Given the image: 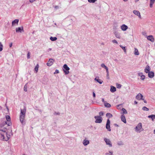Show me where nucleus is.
Listing matches in <instances>:
<instances>
[{
    "instance_id": "f257e3e1",
    "label": "nucleus",
    "mask_w": 155,
    "mask_h": 155,
    "mask_svg": "<svg viewBox=\"0 0 155 155\" xmlns=\"http://www.w3.org/2000/svg\"><path fill=\"white\" fill-rule=\"evenodd\" d=\"M26 107H24V109H21V112L20 114L19 120L20 121L22 125L25 124V118L26 112Z\"/></svg>"
},
{
    "instance_id": "f03ea898",
    "label": "nucleus",
    "mask_w": 155,
    "mask_h": 155,
    "mask_svg": "<svg viewBox=\"0 0 155 155\" xmlns=\"http://www.w3.org/2000/svg\"><path fill=\"white\" fill-rule=\"evenodd\" d=\"M135 131L137 133H140L143 130V129L142 127V124L139 123L134 128Z\"/></svg>"
},
{
    "instance_id": "7ed1b4c3",
    "label": "nucleus",
    "mask_w": 155,
    "mask_h": 155,
    "mask_svg": "<svg viewBox=\"0 0 155 155\" xmlns=\"http://www.w3.org/2000/svg\"><path fill=\"white\" fill-rule=\"evenodd\" d=\"M63 71L65 73V74H68L69 73V70L70 68L68 67V65L66 64H64L63 66Z\"/></svg>"
},
{
    "instance_id": "20e7f679",
    "label": "nucleus",
    "mask_w": 155,
    "mask_h": 155,
    "mask_svg": "<svg viewBox=\"0 0 155 155\" xmlns=\"http://www.w3.org/2000/svg\"><path fill=\"white\" fill-rule=\"evenodd\" d=\"M6 129H0V134L2 136L3 139H4V135H7Z\"/></svg>"
},
{
    "instance_id": "39448f33",
    "label": "nucleus",
    "mask_w": 155,
    "mask_h": 155,
    "mask_svg": "<svg viewBox=\"0 0 155 155\" xmlns=\"http://www.w3.org/2000/svg\"><path fill=\"white\" fill-rule=\"evenodd\" d=\"M94 118L96 119L95 121V122L96 123H100L102 122V118L100 116H95L94 117Z\"/></svg>"
},
{
    "instance_id": "423d86ee",
    "label": "nucleus",
    "mask_w": 155,
    "mask_h": 155,
    "mask_svg": "<svg viewBox=\"0 0 155 155\" xmlns=\"http://www.w3.org/2000/svg\"><path fill=\"white\" fill-rule=\"evenodd\" d=\"M104 140L105 141L106 144L108 145L109 147H111L112 146L111 142L110 140L107 138H104Z\"/></svg>"
},
{
    "instance_id": "0eeeda50",
    "label": "nucleus",
    "mask_w": 155,
    "mask_h": 155,
    "mask_svg": "<svg viewBox=\"0 0 155 155\" xmlns=\"http://www.w3.org/2000/svg\"><path fill=\"white\" fill-rule=\"evenodd\" d=\"M110 121L109 119L107 120V123L106 126V128L107 130L109 131H111V130L110 128Z\"/></svg>"
},
{
    "instance_id": "6e6552de",
    "label": "nucleus",
    "mask_w": 155,
    "mask_h": 155,
    "mask_svg": "<svg viewBox=\"0 0 155 155\" xmlns=\"http://www.w3.org/2000/svg\"><path fill=\"white\" fill-rule=\"evenodd\" d=\"M54 61V60L53 59H49L48 61V62L47 63V65L48 66H51L53 64V61Z\"/></svg>"
},
{
    "instance_id": "1a4fd4ad",
    "label": "nucleus",
    "mask_w": 155,
    "mask_h": 155,
    "mask_svg": "<svg viewBox=\"0 0 155 155\" xmlns=\"http://www.w3.org/2000/svg\"><path fill=\"white\" fill-rule=\"evenodd\" d=\"M143 96L140 93L138 94L136 96V98L139 100H143L144 99L143 98Z\"/></svg>"
},
{
    "instance_id": "9d476101",
    "label": "nucleus",
    "mask_w": 155,
    "mask_h": 155,
    "mask_svg": "<svg viewBox=\"0 0 155 155\" xmlns=\"http://www.w3.org/2000/svg\"><path fill=\"white\" fill-rule=\"evenodd\" d=\"M133 12L134 14L140 18H141L140 13L139 11L134 10L133 11Z\"/></svg>"
},
{
    "instance_id": "9b49d317",
    "label": "nucleus",
    "mask_w": 155,
    "mask_h": 155,
    "mask_svg": "<svg viewBox=\"0 0 155 155\" xmlns=\"http://www.w3.org/2000/svg\"><path fill=\"white\" fill-rule=\"evenodd\" d=\"M16 31L17 32L21 33L22 31H24L23 28L22 27H18L16 28Z\"/></svg>"
},
{
    "instance_id": "f8f14e48",
    "label": "nucleus",
    "mask_w": 155,
    "mask_h": 155,
    "mask_svg": "<svg viewBox=\"0 0 155 155\" xmlns=\"http://www.w3.org/2000/svg\"><path fill=\"white\" fill-rule=\"evenodd\" d=\"M147 39L149 41H150L152 42H153L154 41V39L153 36L152 35H149L147 37Z\"/></svg>"
},
{
    "instance_id": "ddd939ff",
    "label": "nucleus",
    "mask_w": 155,
    "mask_h": 155,
    "mask_svg": "<svg viewBox=\"0 0 155 155\" xmlns=\"http://www.w3.org/2000/svg\"><path fill=\"white\" fill-rule=\"evenodd\" d=\"M128 28V26L125 24L122 25L121 26V28L123 31H126Z\"/></svg>"
},
{
    "instance_id": "4468645a",
    "label": "nucleus",
    "mask_w": 155,
    "mask_h": 155,
    "mask_svg": "<svg viewBox=\"0 0 155 155\" xmlns=\"http://www.w3.org/2000/svg\"><path fill=\"white\" fill-rule=\"evenodd\" d=\"M89 143V141L87 140L86 138L83 141V144L84 146H87L88 144Z\"/></svg>"
},
{
    "instance_id": "2eb2a0df",
    "label": "nucleus",
    "mask_w": 155,
    "mask_h": 155,
    "mask_svg": "<svg viewBox=\"0 0 155 155\" xmlns=\"http://www.w3.org/2000/svg\"><path fill=\"white\" fill-rule=\"evenodd\" d=\"M148 76L150 78H152L154 76V73L153 71H150L148 73Z\"/></svg>"
},
{
    "instance_id": "dca6fc26",
    "label": "nucleus",
    "mask_w": 155,
    "mask_h": 155,
    "mask_svg": "<svg viewBox=\"0 0 155 155\" xmlns=\"http://www.w3.org/2000/svg\"><path fill=\"white\" fill-rule=\"evenodd\" d=\"M121 119L122 121L124 123L126 124V121L125 118V116L124 114H122L121 116Z\"/></svg>"
},
{
    "instance_id": "f3484780",
    "label": "nucleus",
    "mask_w": 155,
    "mask_h": 155,
    "mask_svg": "<svg viewBox=\"0 0 155 155\" xmlns=\"http://www.w3.org/2000/svg\"><path fill=\"white\" fill-rule=\"evenodd\" d=\"M150 67L149 66L147 65L144 69V72L146 73H148L150 72Z\"/></svg>"
},
{
    "instance_id": "a211bd4d",
    "label": "nucleus",
    "mask_w": 155,
    "mask_h": 155,
    "mask_svg": "<svg viewBox=\"0 0 155 155\" xmlns=\"http://www.w3.org/2000/svg\"><path fill=\"white\" fill-rule=\"evenodd\" d=\"M94 80L96 81L97 82L99 83L100 84H101L103 82V81L99 78L98 77H96L94 79Z\"/></svg>"
},
{
    "instance_id": "6ab92c4d",
    "label": "nucleus",
    "mask_w": 155,
    "mask_h": 155,
    "mask_svg": "<svg viewBox=\"0 0 155 155\" xmlns=\"http://www.w3.org/2000/svg\"><path fill=\"white\" fill-rule=\"evenodd\" d=\"M114 34L115 36V37L119 39H120L121 38V36L120 35V34L118 33L117 32H114Z\"/></svg>"
},
{
    "instance_id": "aec40b11",
    "label": "nucleus",
    "mask_w": 155,
    "mask_h": 155,
    "mask_svg": "<svg viewBox=\"0 0 155 155\" xmlns=\"http://www.w3.org/2000/svg\"><path fill=\"white\" fill-rule=\"evenodd\" d=\"M110 91L112 93L115 92L116 91V87L113 86H111L110 87Z\"/></svg>"
},
{
    "instance_id": "412c9836",
    "label": "nucleus",
    "mask_w": 155,
    "mask_h": 155,
    "mask_svg": "<svg viewBox=\"0 0 155 155\" xmlns=\"http://www.w3.org/2000/svg\"><path fill=\"white\" fill-rule=\"evenodd\" d=\"M155 2V0H150V8L153 7V5Z\"/></svg>"
},
{
    "instance_id": "4be33fe9",
    "label": "nucleus",
    "mask_w": 155,
    "mask_h": 155,
    "mask_svg": "<svg viewBox=\"0 0 155 155\" xmlns=\"http://www.w3.org/2000/svg\"><path fill=\"white\" fill-rule=\"evenodd\" d=\"M148 117L149 118H151L152 119V121H153L154 119H155V115H149L148 116Z\"/></svg>"
},
{
    "instance_id": "5701e85b",
    "label": "nucleus",
    "mask_w": 155,
    "mask_h": 155,
    "mask_svg": "<svg viewBox=\"0 0 155 155\" xmlns=\"http://www.w3.org/2000/svg\"><path fill=\"white\" fill-rule=\"evenodd\" d=\"M18 21H19V20L18 19H16L15 20L12 22V25H14L15 24H18Z\"/></svg>"
},
{
    "instance_id": "b1692460",
    "label": "nucleus",
    "mask_w": 155,
    "mask_h": 155,
    "mask_svg": "<svg viewBox=\"0 0 155 155\" xmlns=\"http://www.w3.org/2000/svg\"><path fill=\"white\" fill-rule=\"evenodd\" d=\"M134 54L135 55H139V54L138 51V50L136 48H134Z\"/></svg>"
},
{
    "instance_id": "393cba45",
    "label": "nucleus",
    "mask_w": 155,
    "mask_h": 155,
    "mask_svg": "<svg viewBox=\"0 0 155 155\" xmlns=\"http://www.w3.org/2000/svg\"><path fill=\"white\" fill-rule=\"evenodd\" d=\"M106 116L107 117L109 118L112 117H113L112 115L109 113H107Z\"/></svg>"
},
{
    "instance_id": "a878e982",
    "label": "nucleus",
    "mask_w": 155,
    "mask_h": 155,
    "mask_svg": "<svg viewBox=\"0 0 155 155\" xmlns=\"http://www.w3.org/2000/svg\"><path fill=\"white\" fill-rule=\"evenodd\" d=\"M39 67V65L38 64H37V65L35 67V71L36 73H37L38 71V69Z\"/></svg>"
},
{
    "instance_id": "bb28decb",
    "label": "nucleus",
    "mask_w": 155,
    "mask_h": 155,
    "mask_svg": "<svg viewBox=\"0 0 155 155\" xmlns=\"http://www.w3.org/2000/svg\"><path fill=\"white\" fill-rule=\"evenodd\" d=\"M57 39V38L56 37H51L50 38V39L52 41H54L56 40Z\"/></svg>"
},
{
    "instance_id": "cd10ccee",
    "label": "nucleus",
    "mask_w": 155,
    "mask_h": 155,
    "mask_svg": "<svg viewBox=\"0 0 155 155\" xmlns=\"http://www.w3.org/2000/svg\"><path fill=\"white\" fill-rule=\"evenodd\" d=\"M104 106L108 108H109L111 107V105L110 104L106 102L104 104Z\"/></svg>"
},
{
    "instance_id": "c85d7f7f",
    "label": "nucleus",
    "mask_w": 155,
    "mask_h": 155,
    "mask_svg": "<svg viewBox=\"0 0 155 155\" xmlns=\"http://www.w3.org/2000/svg\"><path fill=\"white\" fill-rule=\"evenodd\" d=\"M117 144L118 145H122L124 144L123 142L121 141H118Z\"/></svg>"
},
{
    "instance_id": "c756f323",
    "label": "nucleus",
    "mask_w": 155,
    "mask_h": 155,
    "mask_svg": "<svg viewBox=\"0 0 155 155\" xmlns=\"http://www.w3.org/2000/svg\"><path fill=\"white\" fill-rule=\"evenodd\" d=\"M120 46L124 50V52L125 53H126V50L125 49V47H123L121 45H120Z\"/></svg>"
},
{
    "instance_id": "7c9ffc66",
    "label": "nucleus",
    "mask_w": 155,
    "mask_h": 155,
    "mask_svg": "<svg viewBox=\"0 0 155 155\" xmlns=\"http://www.w3.org/2000/svg\"><path fill=\"white\" fill-rule=\"evenodd\" d=\"M6 120L8 121H10L11 118H10V117L9 116H8V115H6Z\"/></svg>"
},
{
    "instance_id": "2f4dec72",
    "label": "nucleus",
    "mask_w": 155,
    "mask_h": 155,
    "mask_svg": "<svg viewBox=\"0 0 155 155\" xmlns=\"http://www.w3.org/2000/svg\"><path fill=\"white\" fill-rule=\"evenodd\" d=\"M101 67H102V68H104L105 69H106V68H107L108 67H107L105 65V64H104V63H102L101 64Z\"/></svg>"
},
{
    "instance_id": "473e14b6",
    "label": "nucleus",
    "mask_w": 155,
    "mask_h": 155,
    "mask_svg": "<svg viewBox=\"0 0 155 155\" xmlns=\"http://www.w3.org/2000/svg\"><path fill=\"white\" fill-rule=\"evenodd\" d=\"M122 111H123V114H127V112L126 110L124 108H123L122 109Z\"/></svg>"
},
{
    "instance_id": "72a5a7b5",
    "label": "nucleus",
    "mask_w": 155,
    "mask_h": 155,
    "mask_svg": "<svg viewBox=\"0 0 155 155\" xmlns=\"http://www.w3.org/2000/svg\"><path fill=\"white\" fill-rule=\"evenodd\" d=\"M117 87L118 88H120L122 86V85L120 84L117 83L116 84Z\"/></svg>"
},
{
    "instance_id": "f704fd0d",
    "label": "nucleus",
    "mask_w": 155,
    "mask_h": 155,
    "mask_svg": "<svg viewBox=\"0 0 155 155\" xmlns=\"http://www.w3.org/2000/svg\"><path fill=\"white\" fill-rule=\"evenodd\" d=\"M3 45L2 43L0 42V51H1L3 50Z\"/></svg>"
},
{
    "instance_id": "c9c22d12",
    "label": "nucleus",
    "mask_w": 155,
    "mask_h": 155,
    "mask_svg": "<svg viewBox=\"0 0 155 155\" xmlns=\"http://www.w3.org/2000/svg\"><path fill=\"white\" fill-rule=\"evenodd\" d=\"M142 109L143 110H145V111H147L149 110V109L148 108H147L146 107H143L142 108Z\"/></svg>"
},
{
    "instance_id": "e433bc0d",
    "label": "nucleus",
    "mask_w": 155,
    "mask_h": 155,
    "mask_svg": "<svg viewBox=\"0 0 155 155\" xmlns=\"http://www.w3.org/2000/svg\"><path fill=\"white\" fill-rule=\"evenodd\" d=\"M97 0H88V2L90 3H94Z\"/></svg>"
},
{
    "instance_id": "4c0bfd02",
    "label": "nucleus",
    "mask_w": 155,
    "mask_h": 155,
    "mask_svg": "<svg viewBox=\"0 0 155 155\" xmlns=\"http://www.w3.org/2000/svg\"><path fill=\"white\" fill-rule=\"evenodd\" d=\"M145 78V76L144 75H141L140 79L142 80H143Z\"/></svg>"
},
{
    "instance_id": "58836bf2",
    "label": "nucleus",
    "mask_w": 155,
    "mask_h": 155,
    "mask_svg": "<svg viewBox=\"0 0 155 155\" xmlns=\"http://www.w3.org/2000/svg\"><path fill=\"white\" fill-rule=\"evenodd\" d=\"M99 116H100V117H101V116H103L104 115V113L103 112L101 111L99 113Z\"/></svg>"
},
{
    "instance_id": "ea45409f",
    "label": "nucleus",
    "mask_w": 155,
    "mask_h": 155,
    "mask_svg": "<svg viewBox=\"0 0 155 155\" xmlns=\"http://www.w3.org/2000/svg\"><path fill=\"white\" fill-rule=\"evenodd\" d=\"M112 42L113 43H116L117 44H118V42H117V41L115 40H113L112 41Z\"/></svg>"
},
{
    "instance_id": "a19ab883",
    "label": "nucleus",
    "mask_w": 155,
    "mask_h": 155,
    "mask_svg": "<svg viewBox=\"0 0 155 155\" xmlns=\"http://www.w3.org/2000/svg\"><path fill=\"white\" fill-rule=\"evenodd\" d=\"M59 73V70H56L55 72L54 73V74H58Z\"/></svg>"
},
{
    "instance_id": "79ce46f5",
    "label": "nucleus",
    "mask_w": 155,
    "mask_h": 155,
    "mask_svg": "<svg viewBox=\"0 0 155 155\" xmlns=\"http://www.w3.org/2000/svg\"><path fill=\"white\" fill-rule=\"evenodd\" d=\"M60 114V113L59 112H54V115H59Z\"/></svg>"
},
{
    "instance_id": "37998d69",
    "label": "nucleus",
    "mask_w": 155,
    "mask_h": 155,
    "mask_svg": "<svg viewBox=\"0 0 155 155\" xmlns=\"http://www.w3.org/2000/svg\"><path fill=\"white\" fill-rule=\"evenodd\" d=\"M27 58H30V54L29 52H28L27 54Z\"/></svg>"
},
{
    "instance_id": "c03bdc74",
    "label": "nucleus",
    "mask_w": 155,
    "mask_h": 155,
    "mask_svg": "<svg viewBox=\"0 0 155 155\" xmlns=\"http://www.w3.org/2000/svg\"><path fill=\"white\" fill-rule=\"evenodd\" d=\"M24 91H27V87H26L25 85L24 86Z\"/></svg>"
},
{
    "instance_id": "a18cd8bd",
    "label": "nucleus",
    "mask_w": 155,
    "mask_h": 155,
    "mask_svg": "<svg viewBox=\"0 0 155 155\" xmlns=\"http://www.w3.org/2000/svg\"><path fill=\"white\" fill-rule=\"evenodd\" d=\"M102 102L104 103V104L106 102V101H105L104 100V98H102Z\"/></svg>"
},
{
    "instance_id": "49530a36",
    "label": "nucleus",
    "mask_w": 155,
    "mask_h": 155,
    "mask_svg": "<svg viewBox=\"0 0 155 155\" xmlns=\"http://www.w3.org/2000/svg\"><path fill=\"white\" fill-rule=\"evenodd\" d=\"M106 70V73H107H107H109V71H108V68H106V69H105Z\"/></svg>"
},
{
    "instance_id": "de8ad7c7",
    "label": "nucleus",
    "mask_w": 155,
    "mask_h": 155,
    "mask_svg": "<svg viewBox=\"0 0 155 155\" xmlns=\"http://www.w3.org/2000/svg\"><path fill=\"white\" fill-rule=\"evenodd\" d=\"M142 74H143L142 73H141V72L139 73H138V75H139V76H140L141 77V75H143Z\"/></svg>"
},
{
    "instance_id": "09e8293b",
    "label": "nucleus",
    "mask_w": 155,
    "mask_h": 155,
    "mask_svg": "<svg viewBox=\"0 0 155 155\" xmlns=\"http://www.w3.org/2000/svg\"><path fill=\"white\" fill-rule=\"evenodd\" d=\"M36 0H29V2L31 3H32Z\"/></svg>"
},
{
    "instance_id": "8fccbe9b",
    "label": "nucleus",
    "mask_w": 155,
    "mask_h": 155,
    "mask_svg": "<svg viewBox=\"0 0 155 155\" xmlns=\"http://www.w3.org/2000/svg\"><path fill=\"white\" fill-rule=\"evenodd\" d=\"M12 42L11 43L9 44V47L10 48L12 47Z\"/></svg>"
},
{
    "instance_id": "3c124183",
    "label": "nucleus",
    "mask_w": 155,
    "mask_h": 155,
    "mask_svg": "<svg viewBox=\"0 0 155 155\" xmlns=\"http://www.w3.org/2000/svg\"><path fill=\"white\" fill-rule=\"evenodd\" d=\"M93 97H95L96 96V95L94 92H93Z\"/></svg>"
},
{
    "instance_id": "603ef678",
    "label": "nucleus",
    "mask_w": 155,
    "mask_h": 155,
    "mask_svg": "<svg viewBox=\"0 0 155 155\" xmlns=\"http://www.w3.org/2000/svg\"><path fill=\"white\" fill-rule=\"evenodd\" d=\"M109 153L111 154L110 155H114L113 154V152L112 151H109Z\"/></svg>"
},
{
    "instance_id": "864d4df0",
    "label": "nucleus",
    "mask_w": 155,
    "mask_h": 155,
    "mask_svg": "<svg viewBox=\"0 0 155 155\" xmlns=\"http://www.w3.org/2000/svg\"><path fill=\"white\" fill-rule=\"evenodd\" d=\"M109 73L107 74V79H109Z\"/></svg>"
},
{
    "instance_id": "5fc2aeb1",
    "label": "nucleus",
    "mask_w": 155,
    "mask_h": 155,
    "mask_svg": "<svg viewBox=\"0 0 155 155\" xmlns=\"http://www.w3.org/2000/svg\"><path fill=\"white\" fill-rule=\"evenodd\" d=\"M51 49H52L51 48H49L47 50L48 52H49V51H51Z\"/></svg>"
},
{
    "instance_id": "6e6d98bb",
    "label": "nucleus",
    "mask_w": 155,
    "mask_h": 155,
    "mask_svg": "<svg viewBox=\"0 0 155 155\" xmlns=\"http://www.w3.org/2000/svg\"><path fill=\"white\" fill-rule=\"evenodd\" d=\"M114 125L115 126H116V127H119V125H118V124H114Z\"/></svg>"
},
{
    "instance_id": "4d7b16f0",
    "label": "nucleus",
    "mask_w": 155,
    "mask_h": 155,
    "mask_svg": "<svg viewBox=\"0 0 155 155\" xmlns=\"http://www.w3.org/2000/svg\"><path fill=\"white\" fill-rule=\"evenodd\" d=\"M134 103L135 104H137V102L136 101H135L134 102Z\"/></svg>"
},
{
    "instance_id": "13d9d810",
    "label": "nucleus",
    "mask_w": 155,
    "mask_h": 155,
    "mask_svg": "<svg viewBox=\"0 0 155 155\" xmlns=\"http://www.w3.org/2000/svg\"><path fill=\"white\" fill-rule=\"evenodd\" d=\"M143 101H144V102L145 103H147V101H146L145 100H143Z\"/></svg>"
},
{
    "instance_id": "bf43d9fd",
    "label": "nucleus",
    "mask_w": 155,
    "mask_h": 155,
    "mask_svg": "<svg viewBox=\"0 0 155 155\" xmlns=\"http://www.w3.org/2000/svg\"><path fill=\"white\" fill-rule=\"evenodd\" d=\"M139 0H135V2H138Z\"/></svg>"
},
{
    "instance_id": "052dcab7",
    "label": "nucleus",
    "mask_w": 155,
    "mask_h": 155,
    "mask_svg": "<svg viewBox=\"0 0 155 155\" xmlns=\"http://www.w3.org/2000/svg\"><path fill=\"white\" fill-rule=\"evenodd\" d=\"M108 154H109V153H105V155H108Z\"/></svg>"
},
{
    "instance_id": "680f3d73",
    "label": "nucleus",
    "mask_w": 155,
    "mask_h": 155,
    "mask_svg": "<svg viewBox=\"0 0 155 155\" xmlns=\"http://www.w3.org/2000/svg\"><path fill=\"white\" fill-rule=\"evenodd\" d=\"M2 109V107L0 106V110H1Z\"/></svg>"
},
{
    "instance_id": "e2e57ef3",
    "label": "nucleus",
    "mask_w": 155,
    "mask_h": 155,
    "mask_svg": "<svg viewBox=\"0 0 155 155\" xmlns=\"http://www.w3.org/2000/svg\"><path fill=\"white\" fill-rule=\"evenodd\" d=\"M153 133L154 134H155V129L154 130Z\"/></svg>"
},
{
    "instance_id": "0e129e2a",
    "label": "nucleus",
    "mask_w": 155,
    "mask_h": 155,
    "mask_svg": "<svg viewBox=\"0 0 155 155\" xmlns=\"http://www.w3.org/2000/svg\"><path fill=\"white\" fill-rule=\"evenodd\" d=\"M124 1V2H126L128 0H123Z\"/></svg>"
},
{
    "instance_id": "69168bd1",
    "label": "nucleus",
    "mask_w": 155,
    "mask_h": 155,
    "mask_svg": "<svg viewBox=\"0 0 155 155\" xmlns=\"http://www.w3.org/2000/svg\"><path fill=\"white\" fill-rule=\"evenodd\" d=\"M58 6H56L55 7V8H58Z\"/></svg>"
},
{
    "instance_id": "338daca9",
    "label": "nucleus",
    "mask_w": 155,
    "mask_h": 155,
    "mask_svg": "<svg viewBox=\"0 0 155 155\" xmlns=\"http://www.w3.org/2000/svg\"><path fill=\"white\" fill-rule=\"evenodd\" d=\"M102 44L103 45H104V44L103 43H102Z\"/></svg>"
},
{
    "instance_id": "774afa93",
    "label": "nucleus",
    "mask_w": 155,
    "mask_h": 155,
    "mask_svg": "<svg viewBox=\"0 0 155 155\" xmlns=\"http://www.w3.org/2000/svg\"><path fill=\"white\" fill-rule=\"evenodd\" d=\"M8 126H10V124H8Z\"/></svg>"
}]
</instances>
